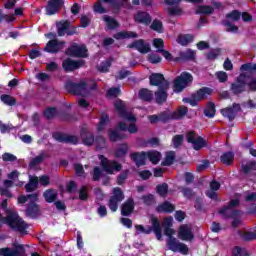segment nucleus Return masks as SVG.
Returning a JSON list of instances; mask_svg holds the SVG:
<instances>
[{"mask_svg":"<svg viewBox=\"0 0 256 256\" xmlns=\"http://www.w3.org/2000/svg\"><path fill=\"white\" fill-rule=\"evenodd\" d=\"M114 107L116 111L119 113V116L121 117L122 121L118 122L117 128L120 131H128V133L135 134L139 131V128H137V118L133 113L128 112L127 108L125 107V102L121 100H116L114 103Z\"/></svg>","mask_w":256,"mask_h":256,"instance_id":"obj_1","label":"nucleus"},{"mask_svg":"<svg viewBox=\"0 0 256 256\" xmlns=\"http://www.w3.org/2000/svg\"><path fill=\"white\" fill-rule=\"evenodd\" d=\"M150 85L158 87L155 93L157 103H164L167 101V90L169 89V82L166 81L162 74H152L150 76Z\"/></svg>","mask_w":256,"mask_h":256,"instance_id":"obj_2","label":"nucleus"},{"mask_svg":"<svg viewBox=\"0 0 256 256\" xmlns=\"http://www.w3.org/2000/svg\"><path fill=\"white\" fill-rule=\"evenodd\" d=\"M66 89L69 91V93H73L74 95H80V97H89V93L97 89V84L92 83L89 85L83 80L79 83L68 82L66 84Z\"/></svg>","mask_w":256,"mask_h":256,"instance_id":"obj_3","label":"nucleus"},{"mask_svg":"<svg viewBox=\"0 0 256 256\" xmlns=\"http://www.w3.org/2000/svg\"><path fill=\"white\" fill-rule=\"evenodd\" d=\"M186 115H187V107L180 106L175 112L166 111L161 113L159 116L157 115L149 116L148 119L150 123H159V121H162V123H165L167 121H171V119H183V117Z\"/></svg>","mask_w":256,"mask_h":256,"instance_id":"obj_4","label":"nucleus"},{"mask_svg":"<svg viewBox=\"0 0 256 256\" xmlns=\"http://www.w3.org/2000/svg\"><path fill=\"white\" fill-rule=\"evenodd\" d=\"M175 235V230L173 228H165V236L168 237L167 247L170 251L174 253H181L182 255H187L189 253V247L186 244L179 242L176 238H173Z\"/></svg>","mask_w":256,"mask_h":256,"instance_id":"obj_5","label":"nucleus"},{"mask_svg":"<svg viewBox=\"0 0 256 256\" xmlns=\"http://www.w3.org/2000/svg\"><path fill=\"white\" fill-rule=\"evenodd\" d=\"M249 87L252 91H256V80L251 76H247L245 74H241L238 78L236 83L232 84V92L236 95L239 93H243V91Z\"/></svg>","mask_w":256,"mask_h":256,"instance_id":"obj_6","label":"nucleus"},{"mask_svg":"<svg viewBox=\"0 0 256 256\" xmlns=\"http://www.w3.org/2000/svg\"><path fill=\"white\" fill-rule=\"evenodd\" d=\"M150 221L152 223V227L151 226L144 227L143 225L135 226L137 235H139V233H144V235H149L154 231L158 241H161V239H163V235L161 234V223H159V220L155 216H152L150 218Z\"/></svg>","mask_w":256,"mask_h":256,"instance_id":"obj_7","label":"nucleus"},{"mask_svg":"<svg viewBox=\"0 0 256 256\" xmlns=\"http://www.w3.org/2000/svg\"><path fill=\"white\" fill-rule=\"evenodd\" d=\"M8 179L10 180H5L4 186L0 188V195H4L5 197H11L9 187H13V184L16 185V187H22L23 185V182L17 181V179H19V172L17 170L9 173Z\"/></svg>","mask_w":256,"mask_h":256,"instance_id":"obj_8","label":"nucleus"},{"mask_svg":"<svg viewBox=\"0 0 256 256\" xmlns=\"http://www.w3.org/2000/svg\"><path fill=\"white\" fill-rule=\"evenodd\" d=\"M27 201H30V204L28 205L26 209V213L28 217H37L39 215V206H37L38 196L37 194H32L28 196H20L18 198V203H27Z\"/></svg>","mask_w":256,"mask_h":256,"instance_id":"obj_9","label":"nucleus"},{"mask_svg":"<svg viewBox=\"0 0 256 256\" xmlns=\"http://www.w3.org/2000/svg\"><path fill=\"white\" fill-rule=\"evenodd\" d=\"M193 83V76L189 74V72H183L179 75L173 83V91L174 93H181L183 89L189 87Z\"/></svg>","mask_w":256,"mask_h":256,"instance_id":"obj_10","label":"nucleus"},{"mask_svg":"<svg viewBox=\"0 0 256 256\" xmlns=\"http://www.w3.org/2000/svg\"><path fill=\"white\" fill-rule=\"evenodd\" d=\"M99 160L102 169H104V171L109 175H113V173L121 169V164H119L117 161H111L103 155L99 156Z\"/></svg>","mask_w":256,"mask_h":256,"instance_id":"obj_11","label":"nucleus"},{"mask_svg":"<svg viewBox=\"0 0 256 256\" xmlns=\"http://www.w3.org/2000/svg\"><path fill=\"white\" fill-rule=\"evenodd\" d=\"M186 140L188 143L192 144L193 149L199 151V149H203V147L207 146V141L203 139V137L197 135L194 131L187 132Z\"/></svg>","mask_w":256,"mask_h":256,"instance_id":"obj_12","label":"nucleus"},{"mask_svg":"<svg viewBox=\"0 0 256 256\" xmlns=\"http://www.w3.org/2000/svg\"><path fill=\"white\" fill-rule=\"evenodd\" d=\"M112 193L113 195L110 198L108 207L113 213H115V211H117L119 208V203L125 199V196L123 195V191H121L120 188H114Z\"/></svg>","mask_w":256,"mask_h":256,"instance_id":"obj_13","label":"nucleus"},{"mask_svg":"<svg viewBox=\"0 0 256 256\" xmlns=\"http://www.w3.org/2000/svg\"><path fill=\"white\" fill-rule=\"evenodd\" d=\"M108 3L112 9H121L123 4L121 2H117L116 0H100L94 4V12L95 13H107V8L103 6V3Z\"/></svg>","mask_w":256,"mask_h":256,"instance_id":"obj_14","label":"nucleus"},{"mask_svg":"<svg viewBox=\"0 0 256 256\" xmlns=\"http://www.w3.org/2000/svg\"><path fill=\"white\" fill-rule=\"evenodd\" d=\"M0 256H25V248L21 244H14L13 248H1Z\"/></svg>","mask_w":256,"mask_h":256,"instance_id":"obj_15","label":"nucleus"},{"mask_svg":"<svg viewBox=\"0 0 256 256\" xmlns=\"http://www.w3.org/2000/svg\"><path fill=\"white\" fill-rule=\"evenodd\" d=\"M237 205H239L238 199L231 200L230 204L227 207L219 210L220 215H223V217H232V219L239 217L240 213L233 209V207H237Z\"/></svg>","mask_w":256,"mask_h":256,"instance_id":"obj_16","label":"nucleus"},{"mask_svg":"<svg viewBox=\"0 0 256 256\" xmlns=\"http://www.w3.org/2000/svg\"><path fill=\"white\" fill-rule=\"evenodd\" d=\"M66 55H70V57H87V48L85 45L73 44L66 51Z\"/></svg>","mask_w":256,"mask_h":256,"instance_id":"obj_17","label":"nucleus"},{"mask_svg":"<svg viewBox=\"0 0 256 256\" xmlns=\"http://www.w3.org/2000/svg\"><path fill=\"white\" fill-rule=\"evenodd\" d=\"M193 237L191 225L184 224L180 226L178 230V238H180L181 241H193Z\"/></svg>","mask_w":256,"mask_h":256,"instance_id":"obj_18","label":"nucleus"},{"mask_svg":"<svg viewBox=\"0 0 256 256\" xmlns=\"http://www.w3.org/2000/svg\"><path fill=\"white\" fill-rule=\"evenodd\" d=\"M129 47L130 49H136V51H139V53L142 54H147L149 51H151V45H149V43L145 42L143 39L134 41L129 45Z\"/></svg>","mask_w":256,"mask_h":256,"instance_id":"obj_19","label":"nucleus"},{"mask_svg":"<svg viewBox=\"0 0 256 256\" xmlns=\"http://www.w3.org/2000/svg\"><path fill=\"white\" fill-rule=\"evenodd\" d=\"M53 138L55 141H59V143H72V145H77L79 143V139L76 136H69L60 132L54 133Z\"/></svg>","mask_w":256,"mask_h":256,"instance_id":"obj_20","label":"nucleus"},{"mask_svg":"<svg viewBox=\"0 0 256 256\" xmlns=\"http://www.w3.org/2000/svg\"><path fill=\"white\" fill-rule=\"evenodd\" d=\"M153 46L155 49H157L158 53H162L163 57L167 61H172L173 56L169 53V51L163 50V47H165V42L161 38H156L153 40Z\"/></svg>","mask_w":256,"mask_h":256,"instance_id":"obj_21","label":"nucleus"},{"mask_svg":"<svg viewBox=\"0 0 256 256\" xmlns=\"http://www.w3.org/2000/svg\"><path fill=\"white\" fill-rule=\"evenodd\" d=\"M84 63L85 62L83 60L75 61L68 58L63 61L62 67L66 71H75V69H79V67H83Z\"/></svg>","mask_w":256,"mask_h":256,"instance_id":"obj_22","label":"nucleus"},{"mask_svg":"<svg viewBox=\"0 0 256 256\" xmlns=\"http://www.w3.org/2000/svg\"><path fill=\"white\" fill-rule=\"evenodd\" d=\"M65 47L64 42H59L57 39L51 40L47 43L45 51L48 53H59Z\"/></svg>","mask_w":256,"mask_h":256,"instance_id":"obj_23","label":"nucleus"},{"mask_svg":"<svg viewBox=\"0 0 256 256\" xmlns=\"http://www.w3.org/2000/svg\"><path fill=\"white\" fill-rule=\"evenodd\" d=\"M166 5H169L168 7V13L169 15H181L182 10L177 5L181 3V0H166Z\"/></svg>","mask_w":256,"mask_h":256,"instance_id":"obj_24","label":"nucleus"},{"mask_svg":"<svg viewBox=\"0 0 256 256\" xmlns=\"http://www.w3.org/2000/svg\"><path fill=\"white\" fill-rule=\"evenodd\" d=\"M238 111H241V106L239 104H234L232 108H225L221 110L223 117H227L230 121L235 119V115H237Z\"/></svg>","mask_w":256,"mask_h":256,"instance_id":"obj_25","label":"nucleus"},{"mask_svg":"<svg viewBox=\"0 0 256 256\" xmlns=\"http://www.w3.org/2000/svg\"><path fill=\"white\" fill-rule=\"evenodd\" d=\"M134 20L136 23H141L142 25H149L151 23V15L147 12L139 11L134 15Z\"/></svg>","mask_w":256,"mask_h":256,"instance_id":"obj_26","label":"nucleus"},{"mask_svg":"<svg viewBox=\"0 0 256 256\" xmlns=\"http://www.w3.org/2000/svg\"><path fill=\"white\" fill-rule=\"evenodd\" d=\"M131 159L135 161L137 167H141L142 165H145L148 156H147V152H135L133 154H131Z\"/></svg>","mask_w":256,"mask_h":256,"instance_id":"obj_27","label":"nucleus"},{"mask_svg":"<svg viewBox=\"0 0 256 256\" xmlns=\"http://www.w3.org/2000/svg\"><path fill=\"white\" fill-rule=\"evenodd\" d=\"M63 5V0H51L46 7L47 15H55Z\"/></svg>","mask_w":256,"mask_h":256,"instance_id":"obj_28","label":"nucleus"},{"mask_svg":"<svg viewBox=\"0 0 256 256\" xmlns=\"http://www.w3.org/2000/svg\"><path fill=\"white\" fill-rule=\"evenodd\" d=\"M58 35L63 37V35H73V32L69 31V21H61L57 23Z\"/></svg>","mask_w":256,"mask_h":256,"instance_id":"obj_29","label":"nucleus"},{"mask_svg":"<svg viewBox=\"0 0 256 256\" xmlns=\"http://www.w3.org/2000/svg\"><path fill=\"white\" fill-rule=\"evenodd\" d=\"M220 187H221V184H219V182L212 181L210 183V189L207 190L206 192L207 197H209L210 199H217V192L215 191H219Z\"/></svg>","mask_w":256,"mask_h":256,"instance_id":"obj_30","label":"nucleus"},{"mask_svg":"<svg viewBox=\"0 0 256 256\" xmlns=\"http://www.w3.org/2000/svg\"><path fill=\"white\" fill-rule=\"evenodd\" d=\"M134 209H135V202H133V199H128L122 205V215L124 216L131 215Z\"/></svg>","mask_w":256,"mask_h":256,"instance_id":"obj_31","label":"nucleus"},{"mask_svg":"<svg viewBox=\"0 0 256 256\" xmlns=\"http://www.w3.org/2000/svg\"><path fill=\"white\" fill-rule=\"evenodd\" d=\"M157 211L158 213H173V211H175V205L165 201L164 203L158 205Z\"/></svg>","mask_w":256,"mask_h":256,"instance_id":"obj_32","label":"nucleus"},{"mask_svg":"<svg viewBox=\"0 0 256 256\" xmlns=\"http://www.w3.org/2000/svg\"><path fill=\"white\" fill-rule=\"evenodd\" d=\"M37 185H39V178L29 176V183L26 184L25 189L28 193H31V191H35V189H37Z\"/></svg>","mask_w":256,"mask_h":256,"instance_id":"obj_33","label":"nucleus"},{"mask_svg":"<svg viewBox=\"0 0 256 256\" xmlns=\"http://www.w3.org/2000/svg\"><path fill=\"white\" fill-rule=\"evenodd\" d=\"M213 93V90L211 88H201L197 91L194 95L196 96V99L198 101H201L202 99H207L209 95Z\"/></svg>","mask_w":256,"mask_h":256,"instance_id":"obj_34","label":"nucleus"},{"mask_svg":"<svg viewBox=\"0 0 256 256\" xmlns=\"http://www.w3.org/2000/svg\"><path fill=\"white\" fill-rule=\"evenodd\" d=\"M220 161L224 165H232L233 161H235V154L233 152H225L221 155Z\"/></svg>","mask_w":256,"mask_h":256,"instance_id":"obj_35","label":"nucleus"},{"mask_svg":"<svg viewBox=\"0 0 256 256\" xmlns=\"http://www.w3.org/2000/svg\"><path fill=\"white\" fill-rule=\"evenodd\" d=\"M81 137L84 145H93L95 143V138H93V134L88 131L83 130L81 132Z\"/></svg>","mask_w":256,"mask_h":256,"instance_id":"obj_36","label":"nucleus"},{"mask_svg":"<svg viewBox=\"0 0 256 256\" xmlns=\"http://www.w3.org/2000/svg\"><path fill=\"white\" fill-rule=\"evenodd\" d=\"M193 41V35L190 34H182L179 35L177 38V43H179V45L185 46V45H189V43H192Z\"/></svg>","mask_w":256,"mask_h":256,"instance_id":"obj_37","label":"nucleus"},{"mask_svg":"<svg viewBox=\"0 0 256 256\" xmlns=\"http://www.w3.org/2000/svg\"><path fill=\"white\" fill-rule=\"evenodd\" d=\"M115 39H135L138 37L137 33L135 32H118L114 35Z\"/></svg>","mask_w":256,"mask_h":256,"instance_id":"obj_38","label":"nucleus"},{"mask_svg":"<svg viewBox=\"0 0 256 256\" xmlns=\"http://www.w3.org/2000/svg\"><path fill=\"white\" fill-rule=\"evenodd\" d=\"M147 157L149 161L153 163V165H157V163L161 161V153H159L158 151L147 152Z\"/></svg>","mask_w":256,"mask_h":256,"instance_id":"obj_39","label":"nucleus"},{"mask_svg":"<svg viewBox=\"0 0 256 256\" xmlns=\"http://www.w3.org/2000/svg\"><path fill=\"white\" fill-rule=\"evenodd\" d=\"M242 239H244V241H253V239H256V228L244 231L242 233Z\"/></svg>","mask_w":256,"mask_h":256,"instance_id":"obj_40","label":"nucleus"},{"mask_svg":"<svg viewBox=\"0 0 256 256\" xmlns=\"http://www.w3.org/2000/svg\"><path fill=\"white\" fill-rule=\"evenodd\" d=\"M110 141H119L121 139H125V134L120 132L119 130H111L109 133Z\"/></svg>","mask_w":256,"mask_h":256,"instance_id":"obj_41","label":"nucleus"},{"mask_svg":"<svg viewBox=\"0 0 256 256\" xmlns=\"http://www.w3.org/2000/svg\"><path fill=\"white\" fill-rule=\"evenodd\" d=\"M215 113H216L215 104H213V102H209L206 105V108L204 110L205 116L209 117V118H213V117H215Z\"/></svg>","mask_w":256,"mask_h":256,"instance_id":"obj_42","label":"nucleus"},{"mask_svg":"<svg viewBox=\"0 0 256 256\" xmlns=\"http://www.w3.org/2000/svg\"><path fill=\"white\" fill-rule=\"evenodd\" d=\"M44 198L47 203H53L55 199H57V191L56 190H46L44 192Z\"/></svg>","mask_w":256,"mask_h":256,"instance_id":"obj_43","label":"nucleus"},{"mask_svg":"<svg viewBox=\"0 0 256 256\" xmlns=\"http://www.w3.org/2000/svg\"><path fill=\"white\" fill-rule=\"evenodd\" d=\"M103 20L105 21L108 29H117V27H119V23H117L116 20L110 16H103Z\"/></svg>","mask_w":256,"mask_h":256,"instance_id":"obj_44","label":"nucleus"},{"mask_svg":"<svg viewBox=\"0 0 256 256\" xmlns=\"http://www.w3.org/2000/svg\"><path fill=\"white\" fill-rule=\"evenodd\" d=\"M139 97L143 101H151V99H153V92H151V90L148 89H142L139 92Z\"/></svg>","mask_w":256,"mask_h":256,"instance_id":"obj_45","label":"nucleus"},{"mask_svg":"<svg viewBox=\"0 0 256 256\" xmlns=\"http://www.w3.org/2000/svg\"><path fill=\"white\" fill-rule=\"evenodd\" d=\"M156 191L160 197H167V191H169V186L166 183L158 185Z\"/></svg>","mask_w":256,"mask_h":256,"instance_id":"obj_46","label":"nucleus"},{"mask_svg":"<svg viewBox=\"0 0 256 256\" xmlns=\"http://www.w3.org/2000/svg\"><path fill=\"white\" fill-rule=\"evenodd\" d=\"M109 123V116L107 114H103L100 118V122L97 126V131H103L105 126Z\"/></svg>","mask_w":256,"mask_h":256,"instance_id":"obj_47","label":"nucleus"},{"mask_svg":"<svg viewBox=\"0 0 256 256\" xmlns=\"http://www.w3.org/2000/svg\"><path fill=\"white\" fill-rule=\"evenodd\" d=\"M110 67H111V59H107L104 62H101V64L98 66V71H100L101 73H107Z\"/></svg>","mask_w":256,"mask_h":256,"instance_id":"obj_48","label":"nucleus"},{"mask_svg":"<svg viewBox=\"0 0 256 256\" xmlns=\"http://www.w3.org/2000/svg\"><path fill=\"white\" fill-rule=\"evenodd\" d=\"M43 159H45V153H42V154L36 156L34 159L31 160L30 168L35 169V166L39 165V163H42Z\"/></svg>","mask_w":256,"mask_h":256,"instance_id":"obj_49","label":"nucleus"},{"mask_svg":"<svg viewBox=\"0 0 256 256\" xmlns=\"http://www.w3.org/2000/svg\"><path fill=\"white\" fill-rule=\"evenodd\" d=\"M175 161V152H167L165 160L162 162V165H173Z\"/></svg>","mask_w":256,"mask_h":256,"instance_id":"obj_50","label":"nucleus"},{"mask_svg":"<svg viewBox=\"0 0 256 256\" xmlns=\"http://www.w3.org/2000/svg\"><path fill=\"white\" fill-rule=\"evenodd\" d=\"M127 144H122L115 152V157L117 158H121V157H125V155L127 154Z\"/></svg>","mask_w":256,"mask_h":256,"instance_id":"obj_51","label":"nucleus"},{"mask_svg":"<svg viewBox=\"0 0 256 256\" xmlns=\"http://www.w3.org/2000/svg\"><path fill=\"white\" fill-rule=\"evenodd\" d=\"M196 13L202 14V15H211V13H213V8L210 6H200L196 10Z\"/></svg>","mask_w":256,"mask_h":256,"instance_id":"obj_52","label":"nucleus"},{"mask_svg":"<svg viewBox=\"0 0 256 256\" xmlns=\"http://www.w3.org/2000/svg\"><path fill=\"white\" fill-rule=\"evenodd\" d=\"M240 70L243 72V73H253V71H256V64H243L240 68Z\"/></svg>","mask_w":256,"mask_h":256,"instance_id":"obj_53","label":"nucleus"},{"mask_svg":"<svg viewBox=\"0 0 256 256\" xmlns=\"http://www.w3.org/2000/svg\"><path fill=\"white\" fill-rule=\"evenodd\" d=\"M151 29L157 33H163V23L159 20H154L151 24Z\"/></svg>","mask_w":256,"mask_h":256,"instance_id":"obj_54","label":"nucleus"},{"mask_svg":"<svg viewBox=\"0 0 256 256\" xmlns=\"http://www.w3.org/2000/svg\"><path fill=\"white\" fill-rule=\"evenodd\" d=\"M232 255H234V256H247V255H249V253H247L246 249L241 248L239 246H236L232 251Z\"/></svg>","mask_w":256,"mask_h":256,"instance_id":"obj_55","label":"nucleus"},{"mask_svg":"<svg viewBox=\"0 0 256 256\" xmlns=\"http://www.w3.org/2000/svg\"><path fill=\"white\" fill-rule=\"evenodd\" d=\"M0 99L5 105H15V98H13V96L2 95Z\"/></svg>","mask_w":256,"mask_h":256,"instance_id":"obj_56","label":"nucleus"},{"mask_svg":"<svg viewBox=\"0 0 256 256\" xmlns=\"http://www.w3.org/2000/svg\"><path fill=\"white\" fill-rule=\"evenodd\" d=\"M120 93H121V90L119 88H110L107 91V97L109 99H114V97H119Z\"/></svg>","mask_w":256,"mask_h":256,"instance_id":"obj_57","label":"nucleus"},{"mask_svg":"<svg viewBox=\"0 0 256 256\" xmlns=\"http://www.w3.org/2000/svg\"><path fill=\"white\" fill-rule=\"evenodd\" d=\"M180 56L182 59H195V51L188 49L184 52H181Z\"/></svg>","mask_w":256,"mask_h":256,"instance_id":"obj_58","label":"nucleus"},{"mask_svg":"<svg viewBox=\"0 0 256 256\" xmlns=\"http://www.w3.org/2000/svg\"><path fill=\"white\" fill-rule=\"evenodd\" d=\"M57 115V110L55 108H48L44 111V117L46 119H53Z\"/></svg>","mask_w":256,"mask_h":256,"instance_id":"obj_59","label":"nucleus"},{"mask_svg":"<svg viewBox=\"0 0 256 256\" xmlns=\"http://www.w3.org/2000/svg\"><path fill=\"white\" fill-rule=\"evenodd\" d=\"M148 61H149V63H152L154 65L157 63H161V56L154 54V53L149 54Z\"/></svg>","mask_w":256,"mask_h":256,"instance_id":"obj_60","label":"nucleus"},{"mask_svg":"<svg viewBox=\"0 0 256 256\" xmlns=\"http://www.w3.org/2000/svg\"><path fill=\"white\" fill-rule=\"evenodd\" d=\"M227 18L229 21H239V19H241V14L237 10H234L232 13L227 15Z\"/></svg>","mask_w":256,"mask_h":256,"instance_id":"obj_61","label":"nucleus"},{"mask_svg":"<svg viewBox=\"0 0 256 256\" xmlns=\"http://www.w3.org/2000/svg\"><path fill=\"white\" fill-rule=\"evenodd\" d=\"M184 103H189V105H191L192 107H196L197 103L199 102V100L197 99V97L194 95L190 98H184L183 99Z\"/></svg>","mask_w":256,"mask_h":256,"instance_id":"obj_62","label":"nucleus"},{"mask_svg":"<svg viewBox=\"0 0 256 256\" xmlns=\"http://www.w3.org/2000/svg\"><path fill=\"white\" fill-rule=\"evenodd\" d=\"M216 77L220 83H225L228 79L227 72L224 71L216 72Z\"/></svg>","mask_w":256,"mask_h":256,"instance_id":"obj_63","label":"nucleus"},{"mask_svg":"<svg viewBox=\"0 0 256 256\" xmlns=\"http://www.w3.org/2000/svg\"><path fill=\"white\" fill-rule=\"evenodd\" d=\"M242 169L244 173H249V171H253L256 169V162H250L248 165L242 166Z\"/></svg>","mask_w":256,"mask_h":256,"instance_id":"obj_64","label":"nucleus"}]
</instances>
